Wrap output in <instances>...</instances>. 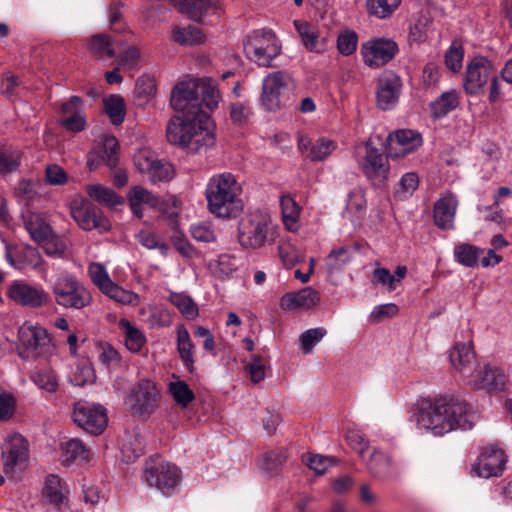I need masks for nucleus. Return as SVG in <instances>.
Masks as SVG:
<instances>
[{
  "instance_id": "nucleus-52",
  "label": "nucleus",
  "mask_w": 512,
  "mask_h": 512,
  "mask_svg": "<svg viewBox=\"0 0 512 512\" xmlns=\"http://www.w3.org/2000/svg\"><path fill=\"white\" fill-rule=\"evenodd\" d=\"M32 381L42 390L54 393L58 389V378L53 370H40L32 374Z\"/></svg>"
},
{
  "instance_id": "nucleus-43",
  "label": "nucleus",
  "mask_w": 512,
  "mask_h": 512,
  "mask_svg": "<svg viewBox=\"0 0 512 512\" xmlns=\"http://www.w3.org/2000/svg\"><path fill=\"white\" fill-rule=\"evenodd\" d=\"M86 192L91 198L110 207L123 203L122 197L117 195L114 190L100 184L88 185Z\"/></svg>"
},
{
  "instance_id": "nucleus-11",
  "label": "nucleus",
  "mask_w": 512,
  "mask_h": 512,
  "mask_svg": "<svg viewBox=\"0 0 512 512\" xmlns=\"http://www.w3.org/2000/svg\"><path fill=\"white\" fill-rule=\"evenodd\" d=\"M132 415L144 416L153 414L158 408V390L150 380H140L126 399Z\"/></svg>"
},
{
  "instance_id": "nucleus-25",
  "label": "nucleus",
  "mask_w": 512,
  "mask_h": 512,
  "mask_svg": "<svg viewBox=\"0 0 512 512\" xmlns=\"http://www.w3.org/2000/svg\"><path fill=\"white\" fill-rule=\"evenodd\" d=\"M337 148L336 142L321 137L314 142L307 136L301 135L298 139V149L312 162L325 160Z\"/></svg>"
},
{
  "instance_id": "nucleus-17",
  "label": "nucleus",
  "mask_w": 512,
  "mask_h": 512,
  "mask_svg": "<svg viewBox=\"0 0 512 512\" xmlns=\"http://www.w3.org/2000/svg\"><path fill=\"white\" fill-rule=\"evenodd\" d=\"M71 215L80 228L91 231L100 229L107 231L110 228L109 220L88 200L73 202Z\"/></svg>"
},
{
  "instance_id": "nucleus-41",
  "label": "nucleus",
  "mask_w": 512,
  "mask_h": 512,
  "mask_svg": "<svg viewBox=\"0 0 512 512\" xmlns=\"http://www.w3.org/2000/svg\"><path fill=\"white\" fill-rule=\"evenodd\" d=\"M104 111L112 124H122L126 115L125 101L123 97L118 94H112L105 98Z\"/></svg>"
},
{
  "instance_id": "nucleus-59",
  "label": "nucleus",
  "mask_w": 512,
  "mask_h": 512,
  "mask_svg": "<svg viewBox=\"0 0 512 512\" xmlns=\"http://www.w3.org/2000/svg\"><path fill=\"white\" fill-rule=\"evenodd\" d=\"M136 239L147 249H159L162 253L168 250V245L153 231L141 230L136 235Z\"/></svg>"
},
{
  "instance_id": "nucleus-31",
  "label": "nucleus",
  "mask_w": 512,
  "mask_h": 512,
  "mask_svg": "<svg viewBox=\"0 0 512 512\" xmlns=\"http://www.w3.org/2000/svg\"><path fill=\"white\" fill-rule=\"evenodd\" d=\"M304 47L314 53H323L326 49V40L319 38L318 29L307 21L294 20L293 22Z\"/></svg>"
},
{
  "instance_id": "nucleus-57",
  "label": "nucleus",
  "mask_w": 512,
  "mask_h": 512,
  "mask_svg": "<svg viewBox=\"0 0 512 512\" xmlns=\"http://www.w3.org/2000/svg\"><path fill=\"white\" fill-rule=\"evenodd\" d=\"M326 333V329L322 327L308 329L303 332L299 338L302 352L305 354L310 353L313 347L322 340Z\"/></svg>"
},
{
  "instance_id": "nucleus-51",
  "label": "nucleus",
  "mask_w": 512,
  "mask_h": 512,
  "mask_svg": "<svg viewBox=\"0 0 512 512\" xmlns=\"http://www.w3.org/2000/svg\"><path fill=\"white\" fill-rule=\"evenodd\" d=\"M14 195L19 203H23L26 206H30V204L39 197L35 183L27 179H21L17 183L14 189Z\"/></svg>"
},
{
  "instance_id": "nucleus-16",
  "label": "nucleus",
  "mask_w": 512,
  "mask_h": 512,
  "mask_svg": "<svg viewBox=\"0 0 512 512\" xmlns=\"http://www.w3.org/2000/svg\"><path fill=\"white\" fill-rule=\"evenodd\" d=\"M199 79L177 83L171 92L170 105L175 111H203L199 101Z\"/></svg>"
},
{
  "instance_id": "nucleus-23",
  "label": "nucleus",
  "mask_w": 512,
  "mask_h": 512,
  "mask_svg": "<svg viewBox=\"0 0 512 512\" xmlns=\"http://www.w3.org/2000/svg\"><path fill=\"white\" fill-rule=\"evenodd\" d=\"M28 457V442L18 433L11 435L2 452L4 472L12 473L15 466L24 462Z\"/></svg>"
},
{
  "instance_id": "nucleus-48",
  "label": "nucleus",
  "mask_w": 512,
  "mask_h": 512,
  "mask_svg": "<svg viewBox=\"0 0 512 512\" xmlns=\"http://www.w3.org/2000/svg\"><path fill=\"white\" fill-rule=\"evenodd\" d=\"M90 51L99 58H112L115 55V51L112 48V40L105 34L92 36Z\"/></svg>"
},
{
  "instance_id": "nucleus-9",
  "label": "nucleus",
  "mask_w": 512,
  "mask_h": 512,
  "mask_svg": "<svg viewBox=\"0 0 512 512\" xmlns=\"http://www.w3.org/2000/svg\"><path fill=\"white\" fill-rule=\"evenodd\" d=\"M358 166L366 179L376 188L386 185L390 173L388 156L369 143L365 144V155L358 160Z\"/></svg>"
},
{
  "instance_id": "nucleus-5",
  "label": "nucleus",
  "mask_w": 512,
  "mask_h": 512,
  "mask_svg": "<svg viewBox=\"0 0 512 512\" xmlns=\"http://www.w3.org/2000/svg\"><path fill=\"white\" fill-rule=\"evenodd\" d=\"M238 240L242 247L258 249L275 240V231L268 214L254 212L244 216L238 225Z\"/></svg>"
},
{
  "instance_id": "nucleus-44",
  "label": "nucleus",
  "mask_w": 512,
  "mask_h": 512,
  "mask_svg": "<svg viewBox=\"0 0 512 512\" xmlns=\"http://www.w3.org/2000/svg\"><path fill=\"white\" fill-rule=\"evenodd\" d=\"M481 251V249L472 244L461 243L454 248V258L465 267H475L478 265L479 253Z\"/></svg>"
},
{
  "instance_id": "nucleus-10",
  "label": "nucleus",
  "mask_w": 512,
  "mask_h": 512,
  "mask_svg": "<svg viewBox=\"0 0 512 512\" xmlns=\"http://www.w3.org/2000/svg\"><path fill=\"white\" fill-rule=\"evenodd\" d=\"M72 420L87 433L100 435L107 427L108 417L103 406L79 401L74 405Z\"/></svg>"
},
{
  "instance_id": "nucleus-19",
  "label": "nucleus",
  "mask_w": 512,
  "mask_h": 512,
  "mask_svg": "<svg viewBox=\"0 0 512 512\" xmlns=\"http://www.w3.org/2000/svg\"><path fill=\"white\" fill-rule=\"evenodd\" d=\"M69 490L65 482L55 474H49L42 488V499L57 512H66L69 509Z\"/></svg>"
},
{
  "instance_id": "nucleus-56",
  "label": "nucleus",
  "mask_w": 512,
  "mask_h": 512,
  "mask_svg": "<svg viewBox=\"0 0 512 512\" xmlns=\"http://www.w3.org/2000/svg\"><path fill=\"white\" fill-rule=\"evenodd\" d=\"M358 44V35L353 30H345L337 37L338 52L344 56L352 55Z\"/></svg>"
},
{
  "instance_id": "nucleus-36",
  "label": "nucleus",
  "mask_w": 512,
  "mask_h": 512,
  "mask_svg": "<svg viewBox=\"0 0 512 512\" xmlns=\"http://www.w3.org/2000/svg\"><path fill=\"white\" fill-rule=\"evenodd\" d=\"M23 152L11 145H0V174L6 175L19 170Z\"/></svg>"
},
{
  "instance_id": "nucleus-20",
  "label": "nucleus",
  "mask_w": 512,
  "mask_h": 512,
  "mask_svg": "<svg viewBox=\"0 0 512 512\" xmlns=\"http://www.w3.org/2000/svg\"><path fill=\"white\" fill-rule=\"evenodd\" d=\"M287 87L286 76L283 71L268 74L262 84L261 104L267 111L280 109L281 91Z\"/></svg>"
},
{
  "instance_id": "nucleus-42",
  "label": "nucleus",
  "mask_w": 512,
  "mask_h": 512,
  "mask_svg": "<svg viewBox=\"0 0 512 512\" xmlns=\"http://www.w3.org/2000/svg\"><path fill=\"white\" fill-rule=\"evenodd\" d=\"M168 299L187 320H194L198 317V306L189 295L171 292Z\"/></svg>"
},
{
  "instance_id": "nucleus-58",
  "label": "nucleus",
  "mask_w": 512,
  "mask_h": 512,
  "mask_svg": "<svg viewBox=\"0 0 512 512\" xmlns=\"http://www.w3.org/2000/svg\"><path fill=\"white\" fill-rule=\"evenodd\" d=\"M16 406L15 396L0 387V422L9 421L15 414Z\"/></svg>"
},
{
  "instance_id": "nucleus-8",
  "label": "nucleus",
  "mask_w": 512,
  "mask_h": 512,
  "mask_svg": "<svg viewBox=\"0 0 512 512\" xmlns=\"http://www.w3.org/2000/svg\"><path fill=\"white\" fill-rule=\"evenodd\" d=\"M144 481L150 487H155L163 494H171L180 480V470L160 456L150 457L145 463Z\"/></svg>"
},
{
  "instance_id": "nucleus-45",
  "label": "nucleus",
  "mask_w": 512,
  "mask_h": 512,
  "mask_svg": "<svg viewBox=\"0 0 512 512\" xmlns=\"http://www.w3.org/2000/svg\"><path fill=\"white\" fill-rule=\"evenodd\" d=\"M351 258V252L346 247L331 250L325 260L327 272L331 275L342 271L351 261Z\"/></svg>"
},
{
  "instance_id": "nucleus-12",
  "label": "nucleus",
  "mask_w": 512,
  "mask_h": 512,
  "mask_svg": "<svg viewBox=\"0 0 512 512\" xmlns=\"http://www.w3.org/2000/svg\"><path fill=\"white\" fill-rule=\"evenodd\" d=\"M493 63L484 56L471 59L466 66L463 88L468 95H479L494 76Z\"/></svg>"
},
{
  "instance_id": "nucleus-54",
  "label": "nucleus",
  "mask_w": 512,
  "mask_h": 512,
  "mask_svg": "<svg viewBox=\"0 0 512 512\" xmlns=\"http://www.w3.org/2000/svg\"><path fill=\"white\" fill-rule=\"evenodd\" d=\"M200 108L205 105L209 110L217 108L219 103V91L212 85L199 80Z\"/></svg>"
},
{
  "instance_id": "nucleus-63",
  "label": "nucleus",
  "mask_w": 512,
  "mask_h": 512,
  "mask_svg": "<svg viewBox=\"0 0 512 512\" xmlns=\"http://www.w3.org/2000/svg\"><path fill=\"white\" fill-rule=\"evenodd\" d=\"M366 208L365 194L361 189H354L348 194L346 210L353 214H362Z\"/></svg>"
},
{
  "instance_id": "nucleus-26",
  "label": "nucleus",
  "mask_w": 512,
  "mask_h": 512,
  "mask_svg": "<svg viewBox=\"0 0 512 512\" xmlns=\"http://www.w3.org/2000/svg\"><path fill=\"white\" fill-rule=\"evenodd\" d=\"M449 359L453 367L464 376L476 372L475 352L471 342L456 343L450 350Z\"/></svg>"
},
{
  "instance_id": "nucleus-38",
  "label": "nucleus",
  "mask_w": 512,
  "mask_h": 512,
  "mask_svg": "<svg viewBox=\"0 0 512 512\" xmlns=\"http://www.w3.org/2000/svg\"><path fill=\"white\" fill-rule=\"evenodd\" d=\"M119 327L124 332L125 346L127 349L133 353L139 352L146 343L144 333L125 318L120 319Z\"/></svg>"
},
{
  "instance_id": "nucleus-39",
  "label": "nucleus",
  "mask_w": 512,
  "mask_h": 512,
  "mask_svg": "<svg viewBox=\"0 0 512 512\" xmlns=\"http://www.w3.org/2000/svg\"><path fill=\"white\" fill-rule=\"evenodd\" d=\"M402 0H366L369 16L377 19H388L399 8Z\"/></svg>"
},
{
  "instance_id": "nucleus-29",
  "label": "nucleus",
  "mask_w": 512,
  "mask_h": 512,
  "mask_svg": "<svg viewBox=\"0 0 512 512\" xmlns=\"http://www.w3.org/2000/svg\"><path fill=\"white\" fill-rule=\"evenodd\" d=\"M175 6L195 22H201L205 15L216 12L220 7L218 0H179Z\"/></svg>"
},
{
  "instance_id": "nucleus-46",
  "label": "nucleus",
  "mask_w": 512,
  "mask_h": 512,
  "mask_svg": "<svg viewBox=\"0 0 512 512\" xmlns=\"http://www.w3.org/2000/svg\"><path fill=\"white\" fill-rule=\"evenodd\" d=\"M168 391L173 400L182 408H187L195 399L194 392L190 389L188 384L182 380L170 382Z\"/></svg>"
},
{
  "instance_id": "nucleus-33",
  "label": "nucleus",
  "mask_w": 512,
  "mask_h": 512,
  "mask_svg": "<svg viewBox=\"0 0 512 512\" xmlns=\"http://www.w3.org/2000/svg\"><path fill=\"white\" fill-rule=\"evenodd\" d=\"M369 472L376 478L388 479L397 475V470L390 456L375 449L367 463Z\"/></svg>"
},
{
  "instance_id": "nucleus-2",
  "label": "nucleus",
  "mask_w": 512,
  "mask_h": 512,
  "mask_svg": "<svg viewBox=\"0 0 512 512\" xmlns=\"http://www.w3.org/2000/svg\"><path fill=\"white\" fill-rule=\"evenodd\" d=\"M215 124L205 111H186L173 116L166 127L170 144L195 154L215 145Z\"/></svg>"
},
{
  "instance_id": "nucleus-34",
  "label": "nucleus",
  "mask_w": 512,
  "mask_h": 512,
  "mask_svg": "<svg viewBox=\"0 0 512 512\" xmlns=\"http://www.w3.org/2000/svg\"><path fill=\"white\" fill-rule=\"evenodd\" d=\"M62 460L64 464L87 462L90 450L78 438H72L61 445Z\"/></svg>"
},
{
  "instance_id": "nucleus-60",
  "label": "nucleus",
  "mask_w": 512,
  "mask_h": 512,
  "mask_svg": "<svg viewBox=\"0 0 512 512\" xmlns=\"http://www.w3.org/2000/svg\"><path fill=\"white\" fill-rule=\"evenodd\" d=\"M89 275L92 283L102 292L112 283L105 267L100 263H92L89 266Z\"/></svg>"
},
{
  "instance_id": "nucleus-64",
  "label": "nucleus",
  "mask_w": 512,
  "mask_h": 512,
  "mask_svg": "<svg viewBox=\"0 0 512 512\" xmlns=\"http://www.w3.org/2000/svg\"><path fill=\"white\" fill-rule=\"evenodd\" d=\"M38 244L42 246L48 256L62 257L66 251L64 242L54 232H52V235L47 240Z\"/></svg>"
},
{
  "instance_id": "nucleus-61",
  "label": "nucleus",
  "mask_w": 512,
  "mask_h": 512,
  "mask_svg": "<svg viewBox=\"0 0 512 512\" xmlns=\"http://www.w3.org/2000/svg\"><path fill=\"white\" fill-rule=\"evenodd\" d=\"M191 236L199 242L211 243L216 241V234L209 222H200L190 228Z\"/></svg>"
},
{
  "instance_id": "nucleus-14",
  "label": "nucleus",
  "mask_w": 512,
  "mask_h": 512,
  "mask_svg": "<svg viewBox=\"0 0 512 512\" xmlns=\"http://www.w3.org/2000/svg\"><path fill=\"white\" fill-rule=\"evenodd\" d=\"M398 52V44L385 37L370 39L361 46L363 62L370 68H380L386 65Z\"/></svg>"
},
{
  "instance_id": "nucleus-13",
  "label": "nucleus",
  "mask_w": 512,
  "mask_h": 512,
  "mask_svg": "<svg viewBox=\"0 0 512 512\" xmlns=\"http://www.w3.org/2000/svg\"><path fill=\"white\" fill-rule=\"evenodd\" d=\"M7 297L22 307L42 308L50 303L49 294L40 285H31L24 280H14L7 289Z\"/></svg>"
},
{
  "instance_id": "nucleus-1",
  "label": "nucleus",
  "mask_w": 512,
  "mask_h": 512,
  "mask_svg": "<svg viewBox=\"0 0 512 512\" xmlns=\"http://www.w3.org/2000/svg\"><path fill=\"white\" fill-rule=\"evenodd\" d=\"M416 422L420 429L443 436L451 431L470 430L474 426V413L470 405L454 395L425 398L417 403Z\"/></svg>"
},
{
  "instance_id": "nucleus-6",
  "label": "nucleus",
  "mask_w": 512,
  "mask_h": 512,
  "mask_svg": "<svg viewBox=\"0 0 512 512\" xmlns=\"http://www.w3.org/2000/svg\"><path fill=\"white\" fill-rule=\"evenodd\" d=\"M55 302L66 309L81 310L91 305L90 291L74 275L59 276L52 288Z\"/></svg>"
},
{
  "instance_id": "nucleus-15",
  "label": "nucleus",
  "mask_w": 512,
  "mask_h": 512,
  "mask_svg": "<svg viewBox=\"0 0 512 512\" xmlns=\"http://www.w3.org/2000/svg\"><path fill=\"white\" fill-rule=\"evenodd\" d=\"M403 83L395 72L384 71L376 82V104L383 111L392 110L398 103Z\"/></svg>"
},
{
  "instance_id": "nucleus-22",
  "label": "nucleus",
  "mask_w": 512,
  "mask_h": 512,
  "mask_svg": "<svg viewBox=\"0 0 512 512\" xmlns=\"http://www.w3.org/2000/svg\"><path fill=\"white\" fill-rule=\"evenodd\" d=\"M387 141L389 156L398 158L415 151L422 144V137L413 130L401 129L389 134Z\"/></svg>"
},
{
  "instance_id": "nucleus-7",
  "label": "nucleus",
  "mask_w": 512,
  "mask_h": 512,
  "mask_svg": "<svg viewBox=\"0 0 512 512\" xmlns=\"http://www.w3.org/2000/svg\"><path fill=\"white\" fill-rule=\"evenodd\" d=\"M244 53L258 66L270 67L281 53V45L271 30H255L244 41Z\"/></svg>"
},
{
  "instance_id": "nucleus-24",
  "label": "nucleus",
  "mask_w": 512,
  "mask_h": 512,
  "mask_svg": "<svg viewBox=\"0 0 512 512\" xmlns=\"http://www.w3.org/2000/svg\"><path fill=\"white\" fill-rule=\"evenodd\" d=\"M458 206V200L455 195L448 193L440 197L433 206L434 224L440 230L454 229V219Z\"/></svg>"
},
{
  "instance_id": "nucleus-55",
  "label": "nucleus",
  "mask_w": 512,
  "mask_h": 512,
  "mask_svg": "<svg viewBox=\"0 0 512 512\" xmlns=\"http://www.w3.org/2000/svg\"><path fill=\"white\" fill-rule=\"evenodd\" d=\"M120 145L116 137L106 136L103 142L102 160L109 168H115L118 164V151Z\"/></svg>"
},
{
  "instance_id": "nucleus-27",
  "label": "nucleus",
  "mask_w": 512,
  "mask_h": 512,
  "mask_svg": "<svg viewBox=\"0 0 512 512\" xmlns=\"http://www.w3.org/2000/svg\"><path fill=\"white\" fill-rule=\"evenodd\" d=\"M320 293L312 287H304L297 292L285 293L280 300L284 310L311 309L320 302Z\"/></svg>"
},
{
  "instance_id": "nucleus-35",
  "label": "nucleus",
  "mask_w": 512,
  "mask_h": 512,
  "mask_svg": "<svg viewBox=\"0 0 512 512\" xmlns=\"http://www.w3.org/2000/svg\"><path fill=\"white\" fill-rule=\"evenodd\" d=\"M459 105V96L455 90L443 92L435 101L430 103V112L433 119H441L455 110Z\"/></svg>"
},
{
  "instance_id": "nucleus-50",
  "label": "nucleus",
  "mask_w": 512,
  "mask_h": 512,
  "mask_svg": "<svg viewBox=\"0 0 512 512\" xmlns=\"http://www.w3.org/2000/svg\"><path fill=\"white\" fill-rule=\"evenodd\" d=\"M102 293L120 304H137L139 300V296L136 293L123 289L113 281Z\"/></svg>"
},
{
  "instance_id": "nucleus-37",
  "label": "nucleus",
  "mask_w": 512,
  "mask_h": 512,
  "mask_svg": "<svg viewBox=\"0 0 512 512\" xmlns=\"http://www.w3.org/2000/svg\"><path fill=\"white\" fill-rule=\"evenodd\" d=\"M172 39L181 46L201 45L205 42V35L201 29L189 25L186 28L172 27Z\"/></svg>"
},
{
  "instance_id": "nucleus-3",
  "label": "nucleus",
  "mask_w": 512,
  "mask_h": 512,
  "mask_svg": "<svg viewBox=\"0 0 512 512\" xmlns=\"http://www.w3.org/2000/svg\"><path fill=\"white\" fill-rule=\"evenodd\" d=\"M241 186L231 173L212 176L206 186L208 210L223 219L236 218L243 210Z\"/></svg>"
},
{
  "instance_id": "nucleus-32",
  "label": "nucleus",
  "mask_w": 512,
  "mask_h": 512,
  "mask_svg": "<svg viewBox=\"0 0 512 512\" xmlns=\"http://www.w3.org/2000/svg\"><path fill=\"white\" fill-rule=\"evenodd\" d=\"M177 340H176V348L179 354L181 361L183 362L184 367L187 369L189 373H194V350L195 345L192 342L190 334L187 328L180 324L177 326Z\"/></svg>"
},
{
  "instance_id": "nucleus-21",
  "label": "nucleus",
  "mask_w": 512,
  "mask_h": 512,
  "mask_svg": "<svg viewBox=\"0 0 512 512\" xmlns=\"http://www.w3.org/2000/svg\"><path fill=\"white\" fill-rule=\"evenodd\" d=\"M5 259L15 269L37 268L42 262L37 248L30 245H5Z\"/></svg>"
},
{
  "instance_id": "nucleus-4",
  "label": "nucleus",
  "mask_w": 512,
  "mask_h": 512,
  "mask_svg": "<svg viewBox=\"0 0 512 512\" xmlns=\"http://www.w3.org/2000/svg\"><path fill=\"white\" fill-rule=\"evenodd\" d=\"M17 351L24 360L48 357L55 351L53 337L43 326L25 321L18 329Z\"/></svg>"
},
{
  "instance_id": "nucleus-30",
  "label": "nucleus",
  "mask_w": 512,
  "mask_h": 512,
  "mask_svg": "<svg viewBox=\"0 0 512 512\" xmlns=\"http://www.w3.org/2000/svg\"><path fill=\"white\" fill-rule=\"evenodd\" d=\"M22 217L25 229L35 242L42 243L52 235V227L40 213L27 211Z\"/></svg>"
},
{
  "instance_id": "nucleus-53",
  "label": "nucleus",
  "mask_w": 512,
  "mask_h": 512,
  "mask_svg": "<svg viewBox=\"0 0 512 512\" xmlns=\"http://www.w3.org/2000/svg\"><path fill=\"white\" fill-rule=\"evenodd\" d=\"M122 453L128 462L141 457L145 453L144 438L138 434L130 436L129 440L123 444Z\"/></svg>"
},
{
  "instance_id": "nucleus-62",
  "label": "nucleus",
  "mask_w": 512,
  "mask_h": 512,
  "mask_svg": "<svg viewBox=\"0 0 512 512\" xmlns=\"http://www.w3.org/2000/svg\"><path fill=\"white\" fill-rule=\"evenodd\" d=\"M127 197L128 200H133L139 204H147L150 207H156L159 204L158 197L142 186L132 187Z\"/></svg>"
},
{
  "instance_id": "nucleus-18",
  "label": "nucleus",
  "mask_w": 512,
  "mask_h": 512,
  "mask_svg": "<svg viewBox=\"0 0 512 512\" xmlns=\"http://www.w3.org/2000/svg\"><path fill=\"white\" fill-rule=\"evenodd\" d=\"M505 462L503 450L491 445L482 449L472 471L483 478L499 476L504 470Z\"/></svg>"
},
{
  "instance_id": "nucleus-47",
  "label": "nucleus",
  "mask_w": 512,
  "mask_h": 512,
  "mask_svg": "<svg viewBox=\"0 0 512 512\" xmlns=\"http://www.w3.org/2000/svg\"><path fill=\"white\" fill-rule=\"evenodd\" d=\"M147 175L153 184L170 182L175 177V169L171 163L157 158Z\"/></svg>"
},
{
  "instance_id": "nucleus-49",
  "label": "nucleus",
  "mask_w": 512,
  "mask_h": 512,
  "mask_svg": "<svg viewBox=\"0 0 512 512\" xmlns=\"http://www.w3.org/2000/svg\"><path fill=\"white\" fill-rule=\"evenodd\" d=\"M286 460V450L284 448L276 449L263 455L261 467L267 473L274 474L278 472Z\"/></svg>"
},
{
  "instance_id": "nucleus-28",
  "label": "nucleus",
  "mask_w": 512,
  "mask_h": 512,
  "mask_svg": "<svg viewBox=\"0 0 512 512\" xmlns=\"http://www.w3.org/2000/svg\"><path fill=\"white\" fill-rule=\"evenodd\" d=\"M470 383H473L478 389H485L490 393L504 390L507 377L501 370L485 366L484 370L474 372Z\"/></svg>"
},
{
  "instance_id": "nucleus-40",
  "label": "nucleus",
  "mask_w": 512,
  "mask_h": 512,
  "mask_svg": "<svg viewBox=\"0 0 512 512\" xmlns=\"http://www.w3.org/2000/svg\"><path fill=\"white\" fill-rule=\"evenodd\" d=\"M283 223L288 230L294 231L301 213V207L290 195H283L280 199Z\"/></svg>"
}]
</instances>
